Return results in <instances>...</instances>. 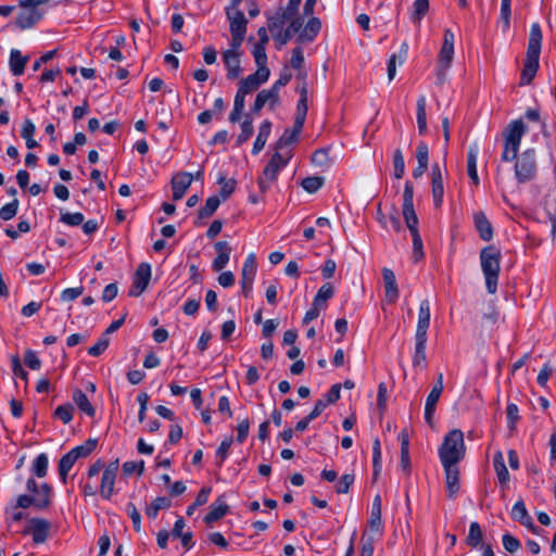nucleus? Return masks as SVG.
Returning a JSON list of instances; mask_svg holds the SVG:
<instances>
[{"label": "nucleus", "mask_w": 556, "mask_h": 556, "mask_svg": "<svg viewBox=\"0 0 556 556\" xmlns=\"http://www.w3.org/2000/svg\"><path fill=\"white\" fill-rule=\"evenodd\" d=\"M372 467L374 478H377L381 471V444L379 438H375L372 442Z\"/></svg>", "instance_id": "nucleus-50"}, {"label": "nucleus", "mask_w": 556, "mask_h": 556, "mask_svg": "<svg viewBox=\"0 0 556 556\" xmlns=\"http://www.w3.org/2000/svg\"><path fill=\"white\" fill-rule=\"evenodd\" d=\"M172 501L166 496H159L154 498L151 504L147 507L146 514L149 518L154 519L157 517L161 509L169 508Z\"/></svg>", "instance_id": "nucleus-38"}, {"label": "nucleus", "mask_w": 556, "mask_h": 556, "mask_svg": "<svg viewBox=\"0 0 556 556\" xmlns=\"http://www.w3.org/2000/svg\"><path fill=\"white\" fill-rule=\"evenodd\" d=\"M220 203L222 200L218 195L210 197L206 200L205 205L199 210V218L211 217L216 212Z\"/></svg>", "instance_id": "nucleus-45"}, {"label": "nucleus", "mask_w": 556, "mask_h": 556, "mask_svg": "<svg viewBox=\"0 0 556 556\" xmlns=\"http://www.w3.org/2000/svg\"><path fill=\"white\" fill-rule=\"evenodd\" d=\"M127 513L132 521L134 529L139 532L141 528V516L135 504L128 503Z\"/></svg>", "instance_id": "nucleus-63"}, {"label": "nucleus", "mask_w": 556, "mask_h": 556, "mask_svg": "<svg viewBox=\"0 0 556 556\" xmlns=\"http://www.w3.org/2000/svg\"><path fill=\"white\" fill-rule=\"evenodd\" d=\"M48 464H49V460H48V456L47 454L45 453H41L39 454L35 460H34V464H33V472L38 477V478H43L47 476V471H48Z\"/></svg>", "instance_id": "nucleus-47"}, {"label": "nucleus", "mask_w": 556, "mask_h": 556, "mask_svg": "<svg viewBox=\"0 0 556 556\" xmlns=\"http://www.w3.org/2000/svg\"><path fill=\"white\" fill-rule=\"evenodd\" d=\"M479 148L477 143L469 146L467 152V173L472 182L478 186L480 180L477 172V159H478Z\"/></svg>", "instance_id": "nucleus-29"}, {"label": "nucleus", "mask_w": 556, "mask_h": 556, "mask_svg": "<svg viewBox=\"0 0 556 556\" xmlns=\"http://www.w3.org/2000/svg\"><path fill=\"white\" fill-rule=\"evenodd\" d=\"M29 60L28 55H23L22 52L17 49H12L10 52V71L14 76H21L24 71L25 66Z\"/></svg>", "instance_id": "nucleus-27"}, {"label": "nucleus", "mask_w": 556, "mask_h": 556, "mask_svg": "<svg viewBox=\"0 0 556 556\" xmlns=\"http://www.w3.org/2000/svg\"><path fill=\"white\" fill-rule=\"evenodd\" d=\"M445 472V486L447 497L453 500L456 497L460 489L459 469L457 465H442Z\"/></svg>", "instance_id": "nucleus-15"}, {"label": "nucleus", "mask_w": 556, "mask_h": 556, "mask_svg": "<svg viewBox=\"0 0 556 556\" xmlns=\"http://www.w3.org/2000/svg\"><path fill=\"white\" fill-rule=\"evenodd\" d=\"M417 126H418V132L420 135H426L428 131L427 126V113H426V106H427V99L425 96H420L417 100Z\"/></svg>", "instance_id": "nucleus-35"}, {"label": "nucleus", "mask_w": 556, "mask_h": 556, "mask_svg": "<svg viewBox=\"0 0 556 556\" xmlns=\"http://www.w3.org/2000/svg\"><path fill=\"white\" fill-rule=\"evenodd\" d=\"M74 406L72 404H63L55 408L54 416L61 419L64 424L71 422L73 419Z\"/></svg>", "instance_id": "nucleus-54"}, {"label": "nucleus", "mask_w": 556, "mask_h": 556, "mask_svg": "<svg viewBox=\"0 0 556 556\" xmlns=\"http://www.w3.org/2000/svg\"><path fill=\"white\" fill-rule=\"evenodd\" d=\"M380 525H381V497H380V495H376L372 501V505H371L369 526L371 527V529L379 530Z\"/></svg>", "instance_id": "nucleus-44"}, {"label": "nucleus", "mask_w": 556, "mask_h": 556, "mask_svg": "<svg viewBox=\"0 0 556 556\" xmlns=\"http://www.w3.org/2000/svg\"><path fill=\"white\" fill-rule=\"evenodd\" d=\"M540 55L526 53L523 68L520 77V85H529L536 75L539 70Z\"/></svg>", "instance_id": "nucleus-19"}, {"label": "nucleus", "mask_w": 556, "mask_h": 556, "mask_svg": "<svg viewBox=\"0 0 556 556\" xmlns=\"http://www.w3.org/2000/svg\"><path fill=\"white\" fill-rule=\"evenodd\" d=\"M51 493L52 488L48 483H42L40 488H38V491L36 493V507H38L39 509L48 508L51 503Z\"/></svg>", "instance_id": "nucleus-41"}, {"label": "nucleus", "mask_w": 556, "mask_h": 556, "mask_svg": "<svg viewBox=\"0 0 556 556\" xmlns=\"http://www.w3.org/2000/svg\"><path fill=\"white\" fill-rule=\"evenodd\" d=\"M323 185L324 178L318 176L306 177L301 182L302 188L309 193L316 192L323 187Z\"/></svg>", "instance_id": "nucleus-51"}, {"label": "nucleus", "mask_w": 556, "mask_h": 556, "mask_svg": "<svg viewBox=\"0 0 556 556\" xmlns=\"http://www.w3.org/2000/svg\"><path fill=\"white\" fill-rule=\"evenodd\" d=\"M50 0H21V12L16 16L15 24L21 29H27L38 23L45 12L40 10V5L48 3Z\"/></svg>", "instance_id": "nucleus-4"}, {"label": "nucleus", "mask_w": 556, "mask_h": 556, "mask_svg": "<svg viewBox=\"0 0 556 556\" xmlns=\"http://www.w3.org/2000/svg\"><path fill=\"white\" fill-rule=\"evenodd\" d=\"M438 452L442 465H458L466 453L463 432L459 429L448 431Z\"/></svg>", "instance_id": "nucleus-3"}, {"label": "nucleus", "mask_w": 556, "mask_h": 556, "mask_svg": "<svg viewBox=\"0 0 556 556\" xmlns=\"http://www.w3.org/2000/svg\"><path fill=\"white\" fill-rule=\"evenodd\" d=\"M412 239H413V257H414L415 262H418L425 255L422 240H421L419 232L412 235Z\"/></svg>", "instance_id": "nucleus-61"}, {"label": "nucleus", "mask_w": 556, "mask_h": 556, "mask_svg": "<svg viewBox=\"0 0 556 556\" xmlns=\"http://www.w3.org/2000/svg\"><path fill=\"white\" fill-rule=\"evenodd\" d=\"M118 467V459H116L114 462H111L103 470L100 484V494L104 500H110L114 494V485Z\"/></svg>", "instance_id": "nucleus-10"}, {"label": "nucleus", "mask_w": 556, "mask_h": 556, "mask_svg": "<svg viewBox=\"0 0 556 556\" xmlns=\"http://www.w3.org/2000/svg\"><path fill=\"white\" fill-rule=\"evenodd\" d=\"M252 54L254 56L257 68H268L266 45L256 42L252 49Z\"/></svg>", "instance_id": "nucleus-46"}, {"label": "nucleus", "mask_w": 556, "mask_h": 556, "mask_svg": "<svg viewBox=\"0 0 556 556\" xmlns=\"http://www.w3.org/2000/svg\"><path fill=\"white\" fill-rule=\"evenodd\" d=\"M241 132L237 137L236 144L238 147L242 146L244 142H247L251 136L253 135L254 127H253V119L250 114H245L244 121L240 125Z\"/></svg>", "instance_id": "nucleus-39"}, {"label": "nucleus", "mask_w": 556, "mask_h": 556, "mask_svg": "<svg viewBox=\"0 0 556 556\" xmlns=\"http://www.w3.org/2000/svg\"><path fill=\"white\" fill-rule=\"evenodd\" d=\"M242 0H231L229 7L226 8V15L229 21L230 33L247 34L248 20L244 13L239 10Z\"/></svg>", "instance_id": "nucleus-8"}, {"label": "nucleus", "mask_w": 556, "mask_h": 556, "mask_svg": "<svg viewBox=\"0 0 556 556\" xmlns=\"http://www.w3.org/2000/svg\"><path fill=\"white\" fill-rule=\"evenodd\" d=\"M382 277L384 282V293L388 303H394L399 298V288L395 275L392 269L383 268Z\"/></svg>", "instance_id": "nucleus-20"}, {"label": "nucleus", "mask_w": 556, "mask_h": 556, "mask_svg": "<svg viewBox=\"0 0 556 556\" xmlns=\"http://www.w3.org/2000/svg\"><path fill=\"white\" fill-rule=\"evenodd\" d=\"M24 362L27 367L33 370H38L41 367V361L38 358L36 353L31 350L26 351Z\"/></svg>", "instance_id": "nucleus-64"}, {"label": "nucleus", "mask_w": 556, "mask_h": 556, "mask_svg": "<svg viewBox=\"0 0 556 556\" xmlns=\"http://www.w3.org/2000/svg\"><path fill=\"white\" fill-rule=\"evenodd\" d=\"M393 167H394V178L401 179L405 172V162L403 153L400 149H396L393 154Z\"/></svg>", "instance_id": "nucleus-53"}, {"label": "nucleus", "mask_w": 556, "mask_h": 556, "mask_svg": "<svg viewBox=\"0 0 556 556\" xmlns=\"http://www.w3.org/2000/svg\"><path fill=\"white\" fill-rule=\"evenodd\" d=\"M455 36L451 29H445L443 35V43L438 55L437 78L439 84H443L446 79V72L451 67L454 58Z\"/></svg>", "instance_id": "nucleus-6"}, {"label": "nucleus", "mask_w": 556, "mask_h": 556, "mask_svg": "<svg viewBox=\"0 0 556 556\" xmlns=\"http://www.w3.org/2000/svg\"><path fill=\"white\" fill-rule=\"evenodd\" d=\"M193 180V175L190 173H178L172 179L173 200L178 201L182 199L186 191Z\"/></svg>", "instance_id": "nucleus-16"}, {"label": "nucleus", "mask_w": 556, "mask_h": 556, "mask_svg": "<svg viewBox=\"0 0 556 556\" xmlns=\"http://www.w3.org/2000/svg\"><path fill=\"white\" fill-rule=\"evenodd\" d=\"M269 68H257L255 73L242 78L238 84V90L244 94H250L256 91L261 85L266 83L269 78Z\"/></svg>", "instance_id": "nucleus-9"}, {"label": "nucleus", "mask_w": 556, "mask_h": 556, "mask_svg": "<svg viewBox=\"0 0 556 556\" xmlns=\"http://www.w3.org/2000/svg\"><path fill=\"white\" fill-rule=\"evenodd\" d=\"M542 30L539 23H533L530 28L527 53L540 55L542 46Z\"/></svg>", "instance_id": "nucleus-26"}, {"label": "nucleus", "mask_w": 556, "mask_h": 556, "mask_svg": "<svg viewBox=\"0 0 556 556\" xmlns=\"http://www.w3.org/2000/svg\"><path fill=\"white\" fill-rule=\"evenodd\" d=\"M511 0H502L501 4V21L503 23L504 30L509 28L510 15H511Z\"/></svg>", "instance_id": "nucleus-58"}, {"label": "nucleus", "mask_w": 556, "mask_h": 556, "mask_svg": "<svg viewBox=\"0 0 556 556\" xmlns=\"http://www.w3.org/2000/svg\"><path fill=\"white\" fill-rule=\"evenodd\" d=\"M222 56L227 71V79L235 80L239 78V76L242 73V67L240 64V53L235 52L233 50H226L223 52Z\"/></svg>", "instance_id": "nucleus-14"}, {"label": "nucleus", "mask_w": 556, "mask_h": 556, "mask_svg": "<svg viewBox=\"0 0 556 556\" xmlns=\"http://www.w3.org/2000/svg\"><path fill=\"white\" fill-rule=\"evenodd\" d=\"M84 220H85V217L79 212H76V213L65 212V213H61V216H60V222H62L65 225L73 226V227L81 225L84 223Z\"/></svg>", "instance_id": "nucleus-56"}, {"label": "nucleus", "mask_w": 556, "mask_h": 556, "mask_svg": "<svg viewBox=\"0 0 556 556\" xmlns=\"http://www.w3.org/2000/svg\"><path fill=\"white\" fill-rule=\"evenodd\" d=\"M151 279V266L148 263H141L138 265L134 281L132 288L129 290L130 296L140 295L148 287Z\"/></svg>", "instance_id": "nucleus-13"}, {"label": "nucleus", "mask_w": 556, "mask_h": 556, "mask_svg": "<svg viewBox=\"0 0 556 556\" xmlns=\"http://www.w3.org/2000/svg\"><path fill=\"white\" fill-rule=\"evenodd\" d=\"M354 480L355 476L353 473L343 475L336 486V492L338 494H346L351 485L354 483Z\"/></svg>", "instance_id": "nucleus-57"}, {"label": "nucleus", "mask_w": 556, "mask_h": 556, "mask_svg": "<svg viewBox=\"0 0 556 556\" xmlns=\"http://www.w3.org/2000/svg\"><path fill=\"white\" fill-rule=\"evenodd\" d=\"M334 294V288L331 283L326 282L324 283L319 290L317 291L314 300H313V306H320L323 308L326 307V303L328 300H330Z\"/></svg>", "instance_id": "nucleus-37"}, {"label": "nucleus", "mask_w": 556, "mask_h": 556, "mask_svg": "<svg viewBox=\"0 0 556 556\" xmlns=\"http://www.w3.org/2000/svg\"><path fill=\"white\" fill-rule=\"evenodd\" d=\"M493 467L496 472V477L501 488L505 490L508 486L510 476L505 465L503 453L501 451H497L494 454Z\"/></svg>", "instance_id": "nucleus-25"}, {"label": "nucleus", "mask_w": 556, "mask_h": 556, "mask_svg": "<svg viewBox=\"0 0 556 556\" xmlns=\"http://www.w3.org/2000/svg\"><path fill=\"white\" fill-rule=\"evenodd\" d=\"M431 185H432L431 192H432L434 206L440 207L443 202L444 187H443L442 173H441L439 164H437V163L432 165Z\"/></svg>", "instance_id": "nucleus-18"}, {"label": "nucleus", "mask_w": 556, "mask_h": 556, "mask_svg": "<svg viewBox=\"0 0 556 556\" xmlns=\"http://www.w3.org/2000/svg\"><path fill=\"white\" fill-rule=\"evenodd\" d=\"M270 131H271V122L268 119L263 121L258 128V134L256 136V139H255L253 148H252V153L254 155L258 154L264 149L266 141L270 135Z\"/></svg>", "instance_id": "nucleus-32"}, {"label": "nucleus", "mask_w": 556, "mask_h": 556, "mask_svg": "<svg viewBox=\"0 0 556 556\" xmlns=\"http://www.w3.org/2000/svg\"><path fill=\"white\" fill-rule=\"evenodd\" d=\"M473 224L483 241H490L493 238V227L483 212L473 213Z\"/></svg>", "instance_id": "nucleus-22"}, {"label": "nucleus", "mask_w": 556, "mask_h": 556, "mask_svg": "<svg viewBox=\"0 0 556 556\" xmlns=\"http://www.w3.org/2000/svg\"><path fill=\"white\" fill-rule=\"evenodd\" d=\"M506 417L509 429H514L516 424L519 421V409L518 406L514 403H509L506 407Z\"/></svg>", "instance_id": "nucleus-59"}, {"label": "nucleus", "mask_w": 556, "mask_h": 556, "mask_svg": "<svg viewBox=\"0 0 556 556\" xmlns=\"http://www.w3.org/2000/svg\"><path fill=\"white\" fill-rule=\"evenodd\" d=\"M229 510V506L225 503L224 496H218L214 503L210 506V511L204 517V522L206 525H212L213 522L223 518Z\"/></svg>", "instance_id": "nucleus-23"}, {"label": "nucleus", "mask_w": 556, "mask_h": 556, "mask_svg": "<svg viewBox=\"0 0 556 556\" xmlns=\"http://www.w3.org/2000/svg\"><path fill=\"white\" fill-rule=\"evenodd\" d=\"M290 159V153L282 154L281 152H275L271 155L267 165L263 169L262 176L257 180L260 190L263 193L269 189L270 184L277 179L279 172L287 166Z\"/></svg>", "instance_id": "nucleus-5"}, {"label": "nucleus", "mask_w": 556, "mask_h": 556, "mask_svg": "<svg viewBox=\"0 0 556 556\" xmlns=\"http://www.w3.org/2000/svg\"><path fill=\"white\" fill-rule=\"evenodd\" d=\"M442 392L437 389H431L430 393L426 399L425 405V420L430 426L433 427V418L435 413V407L439 402Z\"/></svg>", "instance_id": "nucleus-30"}, {"label": "nucleus", "mask_w": 556, "mask_h": 556, "mask_svg": "<svg viewBox=\"0 0 556 556\" xmlns=\"http://www.w3.org/2000/svg\"><path fill=\"white\" fill-rule=\"evenodd\" d=\"M109 344L110 338L102 333L97 343L88 349V354L97 357L108 349Z\"/></svg>", "instance_id": "nucleus-55"}, {"label": "nucleus", "mask_w": 556, "mask_h": 556, "mask_svg": "<svg viewBox=\"0 0 556 556\" xmlns=\"http://www.w3.org/2000/svg\"><path fill=\"white\" fill-rule=\"evenodd\" d=\"M20 202L17 199H13L10 203L3 205L0 208V218L2 220H11L17 214Z\"/></svg>", "instance_id": "nucleus-52"}, {"label": "nucleus", "mask_w": 556, "mask_h": 556, "mask_svg": "<svg viewBox=\"0 0 556 556\" xmlns=\"http://www.w3.org/2000/svg\"><path fill=\"white\" fill-rule=\"evenodd\" d=\"M256 268H257V265H256V256L254 253H250L244 263H243V267H242V271H241V280H254V277L256 275Z\"/></svg>", "instance_id": "nucleus-42"}, {"label": "nucleus", "mask_w": 556, "mask_h": 556, "mask_svg": "<svg viewBox=\"0 0 556 556\" xmlns=\"http://www.w3.org/2000/svg\"><path fill=\"white\" fill-rule=\"evenodd\" d=\"M289 26L283 30L281 29L275 35V40L279 46H285L296 33H299L303 26V20L301 17H292Z\"/></svg>", "instance_id": "nucleus-24"}, {"label": "nucleus", "mask_w": 556, "mask_h": 556, "mask_svg": "<svg viewBox=\"0 0 556 556\" xmlns=\"http://www.w3.org/2000/svg\"><path fill=\"white\" fill-rule=\"evenodd\" d=\"M429 10L428 0H416L413 4L412 21L414 23H420L424 16Z\"/></svg>", "instance_id": "nucleus-48"}, {"label": "nucleus", "mask_w": 556, "mask_h": 556, "mask_svg": "<svg viewBox=\"0 0 556 556\" xmlns=\"http://www.w3.org/2000/svg\"><path fill=\"white\" fill-rule=\"evenodd\" d=\"M483 533L480 525L477 521H472L469 526V531L465 540L466 544L471 548H476L479 545L484 544L482 542Z\"/></svg>", "instance_id": "nucleus-36"}, {"label": "nucleus", "mask_w": 556, "mask_h": 556, "mask_svg": "<svg viewBox=\"0 0 556 556\" xmlns=\"http://www.w3.org/2000/svg\"><path fill=\"white\" fill-rule=\"evenodd\" d=\"M480 263L486 290L490 294H494L501 270V251L494 245L484 247L480 252Z\"/></svg>", "instance_id": "nucleus-2"}, {"label": "nucleus", "mask_w": 556, "mask_h": 556, "mask_svg": "<svg viewBox=\"0 0 556 556\" xmlns=\"http://www.w3.org/2000/svg\"><path fill=\"white\" fill-rule=\"evenodd\" d=\"M299 137L293 134L289 128L285 129L283 134L275 143V152H280L286 147L293 144L296 142Z\"/></svg>", "instance_id": "nucleus-49"}, {"label": "nucleus", "mask_w": 556, "mask_h": 556, "mask_svg": "<svg viewBox=\"0 0 556 556\" xmlns=\"http://www.w3.org/2000/svg\"><path fill=\"white\" fill-rule=\"evenodd\" d=\"M97 439H88L84 444L72 448L70 453L74 455L76 459L80 457H87L93 452V450L97 447Z\"/></svg>", "instance_id": "nucleus-43"}, {"label": "nucleus", "mask_w": 556, "mask_h": 556, "mask_svg": "<svg viewBox=\"0 0 556 556\" xmlns=\"http://www.w3.org/2000/svg\"><path fill=\"white\" fill-rule=\"evenodd\" d=\"M266 104L270 110H275L280 104V93L271 87L257 93L251 113L258 114Z\"/></svg>", "instance_id": "nucleus-12"}, {"label": "nucleus", "mask_w": 556, "mask_h": 556, "mask_svg": "<svg viewBox=\"0 0 556 556\" xmlns=\"http://www.w3.org/2000/svg\"><path fill=\"white\" fill-rule=\"evenodd\" d=\"M527 131V126L522 119L510 122L502 132L504 139V150L501 159L503 162L515 163L516 179L520 184L532 180L536 175L535 151L528 149L518 156L521 139Z\"/></svg>", "instance_id": "nucleus-1"}, {"label": "nucleus", "mask_w": 556, "mask_h": 556, "mask_svg": "<svg viewBox=\"0 0 556 556\" xmlns=\"http://www.w3.org/2000/svg\"><path fill=\"white\" fill-rule=\"evenodd\" d=\"M214 249L217 255L212 263V268L214 271L218 273L228 264L232 249L227 241L215 242Z\"/></svg>", "instance_id": "nucleus-17"}, {"label": "nucleus", "mask_w": 556, "mask_h": 556, "mask_svg": "<svg viewBox=\"0 0 556 556\" xmlns=\"http://www.w3.org/2000/svg\"><path fill=\"white\" fill-rule=\"evenodd\" d=\"M502 541L504 548L509 553L517 552L521 546L519 540L509 533H505Z\"/></svg>", "instance_id": "nucleus-62"}, {"label": "nucleus", "mask_w": 556, "mask_h": 556, "mask_svg": "<svg viewBox=\"0 0 556 556\" xmlns=\"http://www.w3.org/2000/svg\"><path fill=\"white\" fill-rule=\"evenodd\" d=\"M426 344L427 337L415 336V353L413 356L414 367L421 366L425 368L427 366Z\"/></svg>", "instance_id": "nucleus-33"}, {"label": "nucleus", "mask_w": 556, "mask_h": 556, "mask_svg": "<svg viewBox=\"0 0 556 556\" xmlns=\"http://www.w3.org/2000/svg\"><path fill=\"white\" fill-rule=\"evenodd\" d=\"M291 18L292 17L283 11V8H279L274 15L267 16V28L275 37V35L282 29L285 23Z\"/></svg>", "instance_id": "nucleus-31"}, {"label": "nucleus", "mask_w": 556, "mask_h": 556, "mask_svg": "<svg viewBox=\"0 0 556 556\" xmlns=\"http://www.w3.org/2000/svg\"><path fill=\"white\" fill-rule=\"evenodd\" d=\"M72 399H73L74 403L77 405V407L83 413H85L89 417H93L94 416V414H96L94 407L90 403V401L87 397V395L80 389L74 390Z\"/></svg>", "instance_id": "nucleus-34"}, {"label": "nucleus", "mask_w": 556, "mask_h": 556, "mask_svg": "<svg viewBox=\"0 0 556 556\" xmlns=\"http://www.w3.org/2000/svg\"><path fill=\"white\" fill-rule=\"evenodd\" d=\"M430 302L427 299L422 300L419 304L418 321L415 336L427 337V331L430 326Z\"/></svg>", "instance_id": "nucleus-21"}, {"label": "nucleus", "mask_w": 556, "mask_h": 556, "mask_svg": "<svg viewBox=\"0 0 556 556\" xmlns=\"http://www.w3.org/2000/svg\"><path fill=\"white\" fill-rule=\"evenodd\" d=\"M321 28V23L317 17H311L303 30L300 33L298 40L301 43L311 42L315 39Z\"/></svg>", "instance_id": "nucleus-28"}, {"label": "nucleus", "mask_w": 556, "mask_h": 556, "mask_svg": "<svg viewBox=\"0 0 556 556\" xmlns=\"http://www.w3.org/2000/svg\"><path fill=\"white\" fill-rule=\"evenodd\" d=\"M403 217L410 235L418 233V217L414 208V186L409 180L404 185Z\"/></svg>", "instance_id": "nucleus-7"}, {"label": "nucleus", "mask_w": 556, "mask_h": 556, "mask_svg": "<svg viewBox=\"0 0 556 556\" xmlns=\"http://www.w3.org/2000/svg\"><path fill=\"white\" fill-rule=\"evenodd\" d=\"M218 182L222 184L219 198L222 201H226L235 191L236 181L233 179L225 180V178L223 177L218 180Z\"/></svg>", "instance_id": "nucleus-60"}, {"label": "nucleus", "mask_w": 556, "mask_h": 556, "mask_svg": "<svg viewBox=\"0 0 556 556\" xmlns=\"http://www.w3.org/2000/svg\"><path fill=\"white\" fill-rule=\"evenodd\" d=\"M76 458L70 452L64 454L59 462V476L62 482H67V475L76 463Z\"/></svg>", "instance_id": "nucleus-40"}, {"label": "nucleus", "mask_w": 556, "mask_h": 556, "mask_svg": "<svg viewBox=\"0 0 556 556\" xmlns=\"http://www.w3.org/2000/svg\"><path fill=\"white\" fill-rule=\"evenodd\" d=\"M51 523L42 518L29 519V526L23 531V534H31L36 544L45 543L50 533Z\"/></svg>", "instance_id": "nucleus-11"}]
</instances>
